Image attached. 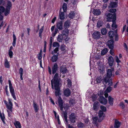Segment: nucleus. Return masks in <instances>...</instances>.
I'll return each instance as SVG.
<instances>
[{
    "label": "nucleus",
    "mask_w": 128,
    "mask_h": 128,
    "mask_svg": "<svg viewBox=\"0 0 128 128\" xmlns=\"http://www.w3.org/2000/svg\"><path fill=\"white\" fill-rule=\"evenodd\" d=\"M113 68H112L111 69H108L107 70V76H105L103 79L106 84L108 83V85L111 86L112 84V80L110 79L112 75V71L114 70Z\"/></svg>",
    "instance_id": "f257e3e1"
},
{
    "label": "nucleus",
    "mask_w": 128,
    "mask_h": 128,
    "mask_svg": "<svg viewBox=\"0 0 128 128\" xmlns=\"http://www.w3.org/2000/svg\"><path fill=\"white\" fill-rule=\"evenodd\" d=\"M105 15L107 17V20L109 22H111L112 20L115 21L116 18V15L115 13L112 14L107 13H106Z\"/></svg>",
    "instance_id": "f03ea898"
},
{
    "label": "nucleus",
    "mask_w": 128,
    "mask_h": 128,
    "mask_svg": "<svg viewBox=\"0 0 128 128\" xmlns=\"http://www.w3.org/2000/svg\"><path fill=\"white\" fill-rule=\"evenodd\" d=\"M8 82L9 84V88L10 92L11 93L12 96L14 100H16V97L14 92V88L12 86V84H11V82L10 80H8Z\"/></svg>",
    "instance_id": "7ed1b4c3"
},
{
    "label": "nucleus",
    "mask_w": 128,
    "mask_h": 128,
    "mask_svg": "<svg viewBox=\"0 0 128 128\" xmlns=\"http://www.w3.org/2000/svg\"><path fill=\"white\" fill-rule=\"evenodd\" d=\"M60 80V78H58V74L56 73L54 77L53 80H52L54 85H59Z\"/></svg>",
    "instance_id": "20e7f679"
},
{
    "label": "nucleus",
    "mask_w": 128,
    "mask_h": 128,
    "mask_svg": "<svg viewBox=\"0 0 128 128\" xmlns=\"http://www.w3.org/2000/svg\"><path fill=\"white\" fill-rule=\"evenodd\" d=\"M8 102L6 101H4V102L6 104V107L8 109L10 110L12 112V104L10 99H8Z\"/></svg>",
    "instance_id": "39448f33"
},
{
    "label": "nucleus",
    "mask_w": 128,
    "mask_h": 128,
    "mask_svg": "<svg viewBox=\"0 0 128 128\" xmlns=\"http://www.w3.org/2000/svg\"><path fill=\"white\" fill-rule=\"evenodd\" d=\"M60 87L59 86V85H54V88L56 91L55 92V95L56 96H59L61 94L60 93Z\"/></svg>",
    "instance_id": "423d86ee"
},
{
    "label": "nucleus",
    "mask_w": 128,
    "mask_h": 128,
    "mask_svg": "<svg viewBox=\"0 0 128 128\" xmlns=\"http://www.w3.org/2000/svg\"><path fill=\"white\" fill-rule=\"evenodd\" d=\"M76 114L74 113H72L70 116L69 119L70 121L72 123H74L76 122Z\"/></svg>",
    "instance_id": "0eeeda50"
},
{
    "label": "nucleus",
    "mask_w": 128,
    "mask_h": 128,
    "mask_svg": "<svg viewBox=\"0 0 128 128\" xmlns=\"http://www.w3.org/2000/svg\"><path fill=\"white\" fill-rule=\"evenodd\" d=\"M69 39V38H65V37H64L62 34L59 35L57 38L59 42H62L63 40H64L66 41H68Z\"/></svg>",
    "instance_id": "6e6552de"
},
{
    "label": "nucleus",
    "mask_w": 128,
    "mask_h": 128,
    "mask_svg": "<svg viewBox=\"0 0 128 128\" xmlns=\"http://www.w3.org/2000/svg\"><path fill=\"white\" fill-rule=\"evenodd\" d=\"M92 36L95 39H98L100 37V32L96 31L92 34Z\"/></svg>",
    "instance_id": "1a4fd4ad"
},
{
    "label": "nucleus",
    "mask_w": 128,
    "mask_h": 128,
    "mask_svg": "<svg viewBox=\"0 0 128 128\" xmlns=\"http://www.w3.org/2000/svg\"><path fill=\"white\" fill-rule=\"evenodd\" d=\"M114 41L112 40H108L106 44L110 48L112 49L114 48Z\"/></svg>",
    "instance_id": "9d476101"
},
{
    "label": "nucleus",
    "mask_w": 128,
    "mask_h": 128,
    "mask_svg": "<svg viewBox=\"0 0 128 128\" xmlns=\"http://www.w3.org/2000/svg\"><path fill=\"white\" fill-rule=\"evenodd\" d=\"M69 30L68 29L64 28V29L62 30L61 34L64 37H65L66 38H68L67 36L69 33Z\"/></svg>",
    "instance_id": "9b49d317"
},
{
    "label": "nucleus",
    "mask_w": 128,
    "mask_h": 128,
    "mask_svg": "<svg viewBox=\"0 0 128 128\" xmlns=\"http://www.w3.org/2000/svg\"><path fill=\"white\" fill-rule=\"evenodd\" d=\"M60 71L61 72L62 74H65L68 72V70L66 67L64 66H62L60 69Z\"/></svg>",
    "instance_id": "f8f14e48"
},
{
    "label": "nucleus",
    "mask_w": 128,
    "mask_h": 128,
    "mask_svg": "<svg viewBox=\"0 0 128 128\" xmlns=\"http://www.w3.org/2000/svg\"><path fill=\"white\" fill-rule=\"evenodd\" d=\"M99 101L101 103L103 104H106L107 102V99L104 98L103 96H101L100 97Z\"/></svg>",
    "instance_id": "ddd939ff"
},
{
    "label": "nucleus",
    "mask_w": 128,
    "mask_h": 128,
    "mask_svg": "<svg viewBox=\"0 0 128 128\" xmlns=\"http://www.w3.org/2000/svg\"><path fill=\"white\" fill-rule=\"evenodd\" d=\"M56 27L59 30H61L63 29V23L62 21L58 22L56 24Z\"/></svg>",
    "instance_id": "4468645a"
},
{
    "label": "nucleus",
    "mask_w": 128,
    "mask_h": 128,
    "mask_svg": "<svg viewBox=\"0 0 128 128\" xmlns=\"http://www.w3.org/2000/svg\"><path fill=\"white\" fill-rule=\"evenodd\" d=\"M58 102L60 110H62L63 108V103L62 100L60 97H59L58 98Z\"/></svg>",
    "instance_id": "2eb2a0df"
},
{
    "label": "nucleus",
    "mask_w": 128,
    "mask_h": 128,
    "mask_svg": "<svg viewBox=\"0 0 128 128\" xmlns=\"http://www.w3.org/2000/svg\"><path fill=\"white\" fill-rule=\"evenodd\" d=\"M5 10L4 8L2 6H0V20H2L3 18V17L1 14Z\"/></svg>",
    "instance_id": "dca6fc26"
},
{
    "label": "nucleus",
    "mask_w": 128,
    "mask_h": 128,
    "mask_svg": "<svg viewBox=\"0 0 128 128\" xmlns=\"http://www.w3.org/2000/svg\"><path fill=\"white\" fill-rule=\"evenodd\" d=\"M120 122L117 120H116L115 121L114 128H118L120 126ZM113 127H112L110 128H112Z\"/></svg>",
    "instance_id": "f3484780"
},
{
    "label": "nucleus",
    "mask_w": 128,
    "mask_h": 128,
    "mask_svg": "<svg viewBox=\"0 0 128 128\" xmlns=\"http://www.w3.org/2000/svg\"><path fill=\"white\" fill-rule=\"evenodd\" d=\"M70 22L69 20H67L66 21L64 24V28H67L70 26Z\"/></svg>",
    "instance_id": "a211bd4d"
},
{
    "label": "nucleus",
    "mask_w": 128,
    "mask_h": 128,
    "mask_svg": "<svg viewBox=\"0 0 128 128\" xmlns=\"http://www.w3.org/2000/svg\"><path fill=\"white\" fill-rule=\"evenodd\" d=\"M92 12L93 14L96 16L99 15L101 13V12L99 9H94Z\"/></svg>",
    "instance_id": "6ab92c4d"
},
{
    "label": "nucleus",
    "mask_w": 128,
    "mask_h": 128,
    "mask_svg": "<svg viewBox=\"0 0 128 128\" xmlns=\"http://www.w3.org/2000/svg\"><path fill=\"white\" fill-rule=\"evenodd\" d=\"M58 68V66L56 63H55L52 68V73L54 74L56 72Z\"/></svg>",
    "instance_id": "aec40b11"
},
{
    "label": "nucleus",
    "mask_w": 128,
    "mask_h": 128,
    "mask_svg": "<svg viewBox=\"0 0 128 128\" xmlns=\"http://www.w3.org/2000/svg\"><path fill=\"white\" fill-rule=\"evenodd\" d=\"M108 63L109 66H112L113 65L114 62V59L112 56H110L108 58Z\"/></svg>",
    "instance_id": "412c9836"
},
{
    "label": "nucleus",
    "mask_w": 128,
    "mask_h": 128,
    "mask_svg": "<svg viewBox=\"0 0 128 128\" xmlns=\"http://www.w3.org/2000/svg\"><path fill=\"white\" fill-rule=\"evenodd\" d=\"M64 94L66 96H68L70 95V90L68 88L66 89L64 91Z\"/></svg>",
    "instance_id": "4be33fe9"
},
{
    "label": "nucleus",
    "mask_w": 128,
    "mask_h": 128,
    "mask_svg": "<svg viewBox=\"0 0 128 128\" xmlns=\"http://www.w3.org/2000/svg\"><path fill=\"white\" fill-rule=\"evenodd\" d=\"M58 53H57L55 55H54L52 58V60L53 62H56L58 59Z\"/></svg>",
    "instance_id": "5701e85b"
},
{
    "label": "nucleus",
    "mask_w": 128,
    "mask_h": 128,
    "mask_svg": "<svg viewBox=\"0 0 128 128\" xmlns=\"http://www.w3.org/2000/svg\"><path fill=\"white\" fill-rule=\"evenodd\" d=\"M98 102H96L94 103V106L93 108L94 110H97L99 106L98 105Z\"/></svg>",
    "instance_id": "b1692460"
},
{
    "label": "nucleus",
    "mask_w": 128,
    "mask_h": 128,
    "mask_svg": "<svg viewBox=\"0 0 128 128\" xmlns=\"http://www.w3.org/2000/svg\"><path fill=\"white\" fill-rule=\"evenodd\" d=\"M108 101L109 103L111 106H112L113 104L114 98L110 96H109L108 97Z\"/></svg>",
    "instance_id": "393cba45"
},
{
    "label": "nucleus",
    "mask_w": 128,
    "mask_h": 128,
    "mask_svg": "<svg viewBox=\"0 0 128 128\" xmlns=\"http://www.w3.org/2000/svg\"><path fill=\"white\" fill-rule=\"evenodd\" d=\"M14 124L16 128H21V125L20 122L19 121H16L14 123Z\"/></svg>",
    "instance_id": "a878e982"
},
{
    "label": "nucleus",
    "mask_w": 128,
    "mask_h": 128,
    "mask_svg": "<svg viewBox=\"0 0 128 128\" xmlns=\"http://www.w3.org/2000/svg\"><path fill=\"white\" fill-rule=\"evenodd\" d=\"M4 66L6 68H9L10 66V63L6 59H5L4 60Z\"/></svg>",
    "instance_id": "bb28decb"
},
{
    "label": "nucleus",
    "mask_w": 128,
    "mask_h": 128,
    "mask_svg": "<svg viewBox=\"0 0 128 128\" xmlns=\"http://www.w3.org/2000/svg\"><path fill=\"white\" fill-rule=\"evenodd\" d=\"M60 19L61 20H63L65 18L64 14V12H60L59 14Z\"/></svg>",
    "instance_id": "cd10ccee"
},
{
    "label": "nucleus",
    "mask_w": 128,
    "mask_h": 128,
    "mask_svg": "<svg viewBox=\"0 0 128 128\" xmlns=\"http://www.w3.org/2000/svg\"><path fill=\"white\" fill-rule=\"evenodd\" d=\"M117 4L116 2H112L110 4V7L114 8L116 7L117 6Z\"/></svg>",
    "instance_id": "c85d7f7f"
},
{
    "label": "nucleus",
    "mask_w": 128,
    "mask_h": 128,
    "mask_svg": "<svg viewBox=\"0 0 128 128\" xmlns=\"http://www.w3.org/2000/svg\"><path fill=\"white\" fill-rule=\"evenodd\" d=\"M108 35L111 39H112L115 35L114 32L112 31H110L108 32Z\"/></svg>",
    "instance_id": "c756f323"
},
{
    "label": "nucleus",
    "mask_w": 128,
    "mask_h": 128,
    "mask_svg": "<svg viewBox=\"0 0 128 128\" xmlns=\"http://www.w3.org/2000/svg\"><path fill=\"white\" fill-rule=\"evenodd\" d=\"M13 42L12 43V45L14 46H15L16 44V36L14 34H14H13Z\"/></svg>",
    "instance_id": "7c9ffc66"
},
{
    "label": "nucleus",
    "mask_w": 128,
    "mask_h": 128,
    "mask_svg": "<svg viewBox=\"0 0 128 128\" xmlns=\"http://www.w3.org/2000/svg\"><path fill=\"white\" fill-rule=\"evenodd\" d=\"M92 119L93 123L95 124L97 127H98V125L97 122V121L98 119V117H94L92 118Z\"/></svg>",
    "instance_id": "2f4dec72"
},
{
    "label": "nucleus",
    "mask_w": 128,
    "mask_h": 128,
    "mask_svg": "<svg viewBox=\"0 0 128 128\" xmlns=\"http://www.w3.org/2000/svg\"><path fill=\"white\" fill-rule=\"evenodd\" d=\"M33 106L34 108L35 112H37L39 109L38 107L37 106L36 104L34 102L33 103Z\"/></svg>",
    "instance_id": "473e14b6"
},
{
    "label": "nucleus",
    "mask_w": 128,
    "mask_h": 128,
    "mask_svg": "<svg viewBox=\"0 0 128 128\" xmlns=\"http://www.w3.org/2000/svg\"><path fill=\"white\" fill-rule=\"evenodd\" d=\"M108 49L106 48H104L101 51V54L102 55H104L106 54L108 52Z\"/></svg>",
    "instance_id": "72a5a7b5"
},
{
    "label": "nucleus",
    "mask_w": 128,
    "mask_h": 128,
    "mask_svg": "<svg viewBox=\"0 0 128 128\" xmlns=\"http://www.w3.org/2000/svg\"><path fill=\"white\" fill-rule=\"evenodd\" d=\"M12 4L11 2L10 1H8L7 2V6L6 7L7 9H10V8L11 7Z\"/></svg>",
    "instance_id": "f704fd0d"
},
{
    "label": "nucleus",
    "mask_w": 128,
    "mask_h": 128,
    "mask_svg": "<svg viewBox=\"0 0 128 128\" xmlns=\"http://www.w3.org/2000/svg\"><path fill=\"white\" fill-rule=\"evenodd\" d=\"M67 113L65 111L64 112V118L66 122V123L68 122V120L67 119Z\"/></svg>",
    "instance_id": "c9c22d12"
},
{
    "label": "nucleus",
    "mask_w": 128,
    "mask_h": 128,
    "mask_svg": "<svg viewBox=\"0 0 128 128\" xmlns=\"http://www.w3.org/2000/svg\"><path fill=\"white\" fill-rule=\"evenodd\" d=\"M115 21L112 20L113 23L112 24V30L116 28L117 27V26L116 24V23L115 22Z\"/></svg>",
    "instance_id": "e433bc0d"
},
{
    "label": "nucleus",
    "mask_w": 128,
    "mask_h": 128,
    "mask_svg": "<svg viewBox=\"0 0 128 128\" xmlns=\"http://www.w3.org/2000/svg\"><path fill=\"white\" fill-rule=\"evenodd\" d=\"M75 15V13L74 12H72L68 14V16L70 18H72Z\"/></svg>",
    "instance_id": "4c0bfd02"
},
{
    "label": "nucleus",
    "mask_w": 128,
    "mask_h": 128,
    "mask_svg": "<svg viewBox=\"0 0 128 128\" xmlns=\"http://www.w3.org/2000/svg\"><path fill=\"white\" fill-rule=\"evenodd\" d=\"M106 29L105 28H102L101 30L102 34L103 35H105L107 32Z\"/></svg>",
    "instance_id": "58836bf2"
},
{
    "label": "nucleus",
    "mask_w": 128,
    "mask_h": 128,
    "mask_svg": "<svg viewBox=\"0 0 128 128\" xmlns=\"http://www.w3.org/2000/svg\"><path fill=\"white\" fill-rule=\"evenodd\" d=\"M103 24V22L101 21H98L97 23V26L98 28H100L102 26Z\"/></svg>",
    "instance_id": "ea45409f"
},
{
    "label": "nucleus",
    "mask_w": 128,
    "mask_h": 128,
    "mask_svg": "<svg viewBox=\"0 0 128 128\" xmlns=\"http://www.w3.org/2000/svg\"><path fill=\"white\" fill-rule=\"evenodd\" d=\"M62 8L64 12H66V11L67 7V4L66 3H64Z\"/></svg>",
    "instance_id": "a19ab883"
},
{
    "label": "nucleus",
    "mask_w": 128,
    "mask_h": 128,
    "mask_svg": "<svg viewBox=\"0 0 128 128\" xmlns=\"http://www.w3.org/2000/svg\"><path fill=\"white\" fill-rule=\"evenodd\" d=\"M84 126V124L81 122H79L78 124V128H82Z\"/></svg>",
    "instance_id": "79ce46f5"
},
{
    "label": "nucleus",
    "mask_w": 128,
    "mask_h": 128,
    "mask_svg": "<svg viewBox=\"0 0 128 128\" xmlns=\"http://www.w3.org/2000/svg\"><path fill=\"white\" fill-rule=\"evenodd\" d=\"M98 116L100 118L104 114V113L103 111L100 110H99L98 113Z\"/></svg>",
    "instance_id": "37998d69"
},
{
    "label": "nucleus",
    "mask_w": 128,
    "mask_h": 128,
    "mask_svg": "<svg viewBox=\"0 0 128 128\" xmlns=\"http://www.w3.org/2000/svg\"><path fill=\"white\" fill-rule=\"evenodd\" d=\"M58 50V48H56L52 51V54L53 55H55L56 54L58 53L57 52Z\"/></svg>",
    "instance_id": "c03bdc74"
},
{
    "label": "nucleus",
    "mask_w": 128,
    "mask_h": 128,
    "mask_svg": "<svg viewBox=\"0 0 128 128\" xmlns=\"http://www.w3.org/2000/svg\"><path fill=\"white\" fill-rule=\"evenodd\" d=\"M53 46L54 47H56V48H58L60 47L59 44L56 42H54L53 44Z\"/></svg>",
    "instance_id": "a18cd8bd"
},
{
    "label": "nucleus",
    "mask_w": 128,
    "mask_h": 128,
    "mask_svg": "<svg viewBox=\"0 0 128 128\" xmlns=\"http://www.w3.org/2000/svg\"><path fill=\"white\" fill-rule=\"evenodd\" d=\"M42 50H40V53L39 54L38 56V59L39 60H41L42 58Z\"/></svg>",
    "instance_id": "49530a36"
},
{
    "label": "nucleus",
    "mask_w": 128,
    "mask_h": 128,
    "mask_svg": "<svg viewBox=\"0 0 128 128\" xmlns=\"http://www.w3.org/2000/svg\"><path fill=\"white\" fill-rule=\"evenodd\" d=\"M44 26H42V28L40 29L39 30V36L41 38L42 37L41 34L43 32L44 29Z\"/></svg>",
    "instance_id": "de8ad7c7"
},
{
    "label": "nucleus",
    "mask_w": 128,
    "mask_h": 128,
    "mask_svg": "<svg viewBox=\"0 0 128 128\" xmlns=\"http://www.w3.org/2000/svg\"><path fill=\"white\" fill-rule=\"evenodd\" d=\"M0 117L2 121L5 124V121H4V118L5 117L4 116V114H1L0 115Z\"/></svg>",
    "instance_id": "09e8293b"
},
{
    "label": "nucleus",
    "mask_w": 128,
    "mask_h": 128,
    "mask_svg": "<svg viewBox=\"0 0 128 128\" xmlns=\"http://www.w3.org/2000/svg\"><path fill=\"white\" fill-rule=\"evenodd\" d=\"M98 68L99 71L100 73L102 72L104 70V67L102 66H100Z\"/></svg>",
    "instance_id": "8fccbe9b"
},
{
    "label": "nucleus",
    "mask_w": 128,
    "mask_h": 128,
    "mask_svg": "<svg viewBox=\"0 0 128 128\" xmlns=\"http://www.w3.org/2000/svg\"><path fill=\"white\" fill-rule=\"evenodd\" d=\"M112 89V87L109 86L106 89L105 91V92H109L111 91Z\"/></svg>",
    "instance_id": "3c124183"
},
{
    "label": "nucleus",
    "mask_w": 128,
    "mask_h": 128,
    "mask_svg": "<svg viewBox=\"0 0 128 128\" xmlns=\"http://www.w3.org/2000/svg\"><path fill=\"white\" fill-rule=\"evenodd\" d=\"M100 108L102 111L106 112V107L103 106H100Z\"/></svg>",
    "instance_id": "603ef678"
},
{
    "label": "nucleus",
    "mask_w": 128,
    "mask_h": 128,
    "mask_svg": "<svg viewBox=\"0 0 128 128\" xmlns=\"http://www.w3.org/2000/svg\"><path fill=\"white\" fill-rule=\"evenodd\" d=\"M68 86L69 87H70L72 85V82H71L70 80L69 79L68 80Z\"/></svg>",
    "instance_id": "864d4df0"
},
{
    "label": "nucleus",
    "mask_w": 128,
    "mask_h": 128,
    "mask_svg": "<svg viewBox=\"0 0 128 128\" xmlns=\"http://www.w3.org/2000/svg\"><path fill=\"white\" fill-rule=\"evenodd\" d=\"M13 53L12 51H8V54L10 58H12V57Z\"/></svg>",
    "instance_id": "5fc2aeb1"
},
{
    "label": "nucleus",
    "mask_w": 128,
    "mask_h": 128,
    "mask_svg": "<svg viewBox=\"0 0 128 128\" xmlns=\"http://www.w3.org/2000/svg\"><path fill=\"white\" fill-rule=\"evenodd\" d=\"M10 10V9H7L6 8V10L4 13L5 16H7L9 14Z\"/></svg>",
    "instance_id": "6e6d98bb"
},
{
    "label": "nucleus",
    "mask_w": 128,
    "mask_h": 128,
    "mask_svg": "<svg viewBox=\"0 0 128 128\" xmlns=\"http://www.w3.org/2000/svg\"><path fill=\"white\" fill-rule=\"evenodd\" d=\"M23 70L22 68H20L19 70V73L20 75H23Z\"/></svg>",
    "instance_id": "4d7b16f0"
},
{
    "label": "nucleus",
    "mask_w": 128,
    "mask_h": 128,
    "mask_svg": "<svg viewBox=\"0 0 128 128\" xmlns=\"http://www.w3.org/2000/svg\"><path fill=\"white\" fill-rule=\"evenodd\" d=\"M96 82L97 83H100L101 82V78L98 77L96 79Z\"/></svg>",
    "instance_id": "13d9d810"
},
{
    "label": "nucleus",
    "mask_w": 128,
    "mask_h": 128,
    "mask_svg": "<svg viewBox=\"0 0 128 128\" xmlns=\"http://www.w3.org/2000/svg\"><path fill=\"white\" fill-rule=\"evenodd\" d=\"M120 106H121L122 108H125V105H124V103L122 102H121L120 103Z\"/></svg>",
    "instance_id": "bf43d9fd"
},
{
    "label": "nucleus",
    "mask_w": 128,
    "mask_h": 128,
    "mask_svg": "<svg viewBox=\"0 0 128 128\" xmlns=\"http://www.w3.org/2000/svg\"><path fill=\"white\" fill-rule=\"evenodd\" d=\"M58 31V28H55L54 33L53 34V36H55L56 34L57 33Z\"/></svg>",
    "instance_id": "052dcab7"
},
{
    "label": "nucleus",
    "mask_w": 128,
    "mask_h": 128,
    "mask_svg": "<svg viewBox=\"0 0 128 128\" xmlns=\"http://www.w3.org/2000/svg\"><path fill=\"white\" fill-rule=\"evenodd\" d=\"M116 11V10L115 9H111L110 10V12H111L113 13H115L114 12Z\"/></svg>",
    "instance_id": "680f3d73"
},
{
    "label": "nucleus",
    "mask_w": 128,
    "mask_h": 128,
    "mask_svg": "<svg viewBox=\"0 0 128 128\" xmlns=\"http://www.w3.org/2000/svg\"><path fill=\"white\" fill-rule=\"evenodd\" d=\"M116 61L118 63L120 62V60L118 58L117 56L116 57Z\"/></svg>",
    "instance_id": "e2e57ef3"
},
{
    "label": "nucleus",
    "mask_w": 128,
    "mask_h": 128,
    "mask_svg": "<svg viewBox=\"0 0 128 128\" xmlns=\"http://www.w3.org/2000/svg\"><path fill=\"white\" fill-rule=\"evenodd\" d=\"M70 104H74V100H70L69 101Z\"/></svg>",
    "instance_id": "0e129e2a"
},
{
    "label": "nucleus",
    "mask_w": 128,
    "mask_h": 128,
    "mask_svg": "<svg viewBox=\"0 0 128 128\" xmlns=\"http://www.w3.org/2000/svg\"><path fill=\"white\" fill-rule=\"evenodd\" d=\"M3 81V78L2 76L0 77V84H2V82Z\"/></svg>",
    "instance_id": "69168bd1"
},
{
    "label": "nucleus",
    "mask_w": 128,
    "mask_h": 128,
    "mask_svg": "<svg viewBox=\"0 0 128 128\" xmlns=\"http://www.w3.org/2000/svg\"><path fill=\"white\" fill-rule=\"evenodd\" d=\"M115 40L116 41H118V35L117 34H116L115 35Z\"/></svg>",
    "instance_id": "338daca9"
},
{
    "label": "nucleus",
    "mask_w": 128,
    "mask_h": 128,
    "mask_svg": "<svg viewBox=\"0 0 128 128\" xmlns=\"http://www.w3.org/2000/svg\"><path fill=\"white\" fill-rule=\"evenodd\" d=\"M8 112V116L9 117H11V112H11V111L10 110V112H9L8 110H7Z\"/></svg>",
    "instance_id": "774afa93"
}]
</instances>
